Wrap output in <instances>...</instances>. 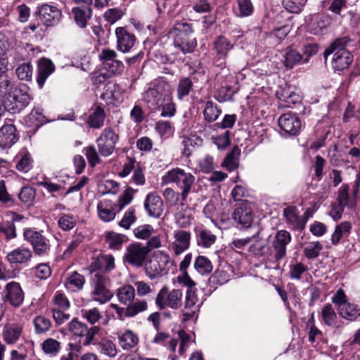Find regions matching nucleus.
<instances>
[{"mask_svg": "<svg viewBox=\"0 0 360 360\" xmlns=\"http://www.w3.org/2000/svg\"><path fill=\"white\" fill-rule=\"evenodd\" d=\"M77 217L69 214H63L58 219V226L65 231L72 229L77 224Z\"/></svg>", "mask_w": 360, "mask_h": 360, "instance_id": "nucleus-48", "label": "nucleus"}, {"mask_svg": "<svg viewBox=\"0 0 360 360\" xmlns=\"http://www.w3.org/2000/svg\"><path fill=\"white\" fill-rule=\"evenodd\" d=\"M213 46L217 60L220 61L219 65H224L227 53L233 49V44L224 36H219L214 41Z\"/></svg>", "mask_w": 360, "mask_h": 360, "instance_id": "nucleus-21", "label": "nucleus"}, {"mask_svg": "<svg viewBox=\"0 0 360 360\" xmlns=\"http://www.w3.org/2000/svg\"><path fill=\"white\" fill-rule=\"evenodd\" d=\"M41 348L45 354L55 357L60 350L61 343L54 338H49L41 344Z\"/></svg>", "mask_w": 360, "mask_h": 360, "instance_id": "nucleus-36", "label": "nucleus"}, {"mask_svg": "<svg viewBox=\"0 0 360 360\" xmlns=\"http://www.w3.org/2000/svg\"><path fill=\"white\" fill-rule=\"evenodd\" d=\"M117 53L114 50L104 49L101 51L99 58L103 62L105 68L112 74L123 72L124 66L122 61L116 59Z\"/></svg>", "mask_w": 360, "mask_h": 360, "instance_id": "nucleus-12", "label": "nucleus"}, {"mask_svg": "<svg viewBox=\"0 0 360 360\" xmlns=\"http://www.w3.org/2000/svg\"><path fill=\"white\" fill-rule=\"evenodd\" d=\"M97 210L99 218L105 222L112 221L116 215L112 202L108 200L100 201L97 205Z\"/></svg>", "mask_w": 360, "mask_h": 360, "instance_id": "nucleus-29", "label": "nucleus"}, {"mask_svg": "<svg viewBox=\"0 0 360 360\" xmlns=\"http://www.w3.org/2000/svg\"><path fill=\"white\" fill-rule=\"evenodd\" d=\"M66 283L75 287L77 290H81L85 283V278L82 275L74 271L68 277Z\"/></svg>", "mask_w": 360, "mask_h": 360, "instance_id": "nucleus-63", "label": "nucleus"}, {"mask_svg": "<svg viewBox=\"0 0 360 360\" xmlns=\"http://www.w3.org/2000/svg\"><path fill=\"white\" fill-rule=\"evenodd\" d=\"M352 226L349 221H342L336 226L334 233L331 236L333 245H337L343 237H347L351 233Z\"/></svg>", "mask_w": 360, "mask_h": 360, "instance_id": "nucleus-35", "label": "nucleus"}, {"mask_svg": "<svg viewBox=\"0 0 360 360\" xmlns=\"http://www.w3.org/2000/svg\"><path fill=\"white\" fill-rule=\"evenodd\" d=\"M34 15L37 16L41 23L46 27L56 25L63 16L60 9L48 4L39 6L34 12Z\"/></svg>", "mask_w": 360, "mask_h": 360, "instance_id": "nucleus-10", "label": "nucleus"}, {"mask_svg": "<svg viewBox=\"0 0 360 360\" xmlns=\"http://www.w3.org/2000/svg\"><path fill=\"white\" fill-rule=\"evenodd\" d=\"M116 296L120 303L128 305L134 301L135 297L134 288L131 285H124L117 289Z\"/></svg>", "mask_w": 360, "mask_h": 360, "instance_id": "nucleus-31", "label": "nucleus"}, {"mask_svg": "<svg viewBox=\"0 0 360 360\" xmlns=\"http://www.w3.org/2000/svg\"><path fill=\"white\" fill-rule=\"evenodd\" d=\"M323 247L320 242L313 241L307 244L304 248V255L307 259L316 258L322 250Z\"/></svg>", "mask_w": 360, "mask_h": 360, "instance_id": "nucleus-52", "label": "nucleus"}, {"mask_svg": "<svg viewBox=\"0 0 360 360\" xmlns=\"http://www.w3.org/2000/svg\"><path fill=\"white\" fill-rule=\"evenodd\" d=\"M283 57V64L285 67L291 69L302 60L303 56L292 48H287Z\"/></svg>", "mask_w": 360, "mask_h": 360, "instance_id": "nucleus-39", "label": "nucleus"}, {"mask_svg": "<svg viewBox=\"0 0 360 360\" xmlns=\"http://www.w3.org/2000/svg\"><path fill=\"white\" fill-rule=\"evenodd\" d=\"M136 221V211L133 207H130L125 212L123 217L119 222L120 226L129 229L131 226Z\"/></svg>", "mask_w": 360, "mask_h": 360, "instance_id": "nucleus-55", "label": "nucleus"}, {"mask_svg": "<svg viewBox=\"0 0 360 360\" xmlns=\"http://www.w3.org/2000/svg\"><path fill=\"white\" fill-rule=\"evenodd\" d=\"M232 217L236 222L244 228H249L253 221L252 211L250 206L241 203L235 207Z\"/></svg>", "mask_w": 360, "mask_h": 360, "instance_id": "nucleus-15", "label": "nucleus"}, {"mask_svg": "<svg viewBox=\"0 0 360 360\" xmlns=\"http://www.w3.org/2000/svg\"><path fill=\"white\" fill-rule=\"evenodd\" d=\"M15 225L10 221L0 224V233H3L7 240L15 238L17 236Z\"/></svg>", "mask_w": 360, "mask_h": 360, "instance_id": "nucleus-62", "label": "nucleus"}, {"mask_svg": "<svg viewBox=\"0 0 360 360\" xmlns=\"http://www.w3.org/2000/svg\"><path fill=\"white\" fill-rule=\"evenodd\" d=\"M119 139V134L113 129L111 127L105 128L96 140L100 155L108 157L112 154Z\"/></svg>", "mask_w": 360, "mask_h": 360, "instance_id": "nucleus-9", "label": "nucleus"}, {"mask_svg": "<svg viewBox=\"0 0 360 360\" xmlns=\"http://www.w3.org/2000/svg\"><path fill=\"white\" fill-rule=\"evenodd\" d=\"M332 65L336 70H343L349 67L353 60V56L349 51H342L339 53H332Z\"/></svg>", "mask_w": 360, "mask_h": 360, "instance_id": "nucleus-28", "label": "nucleus"}, {"mask_svg": "<svg viewBox=\"0 0 360 360\" xmlns=\"http://www.w3.org/2000/svg\"><path fill=\"white\" fill-rule=\"evenodd\" d=\"M338 312L342 318L353 321L360 316V308L357 305L347 302L340 307Z\"/></svg>", "mask_w": 360, "mask_h": 360, "instance_id": "nucleus-38", "label": "nucleus"}, {"mask_svg": "<svg viewBox=\"0 0 360 360\" xmlns=\"http://www.w3.org/2000/svg\"><path fill=\"white\" fill-rule=\"evenodd\" d=\"M169 93V85L165 82H160L155 87L148 89L144 93L143 99L151 110H157L162 105Z\"/></svg>", "mask_w": 360, "mask_h": 360, "instance_id": "nucleus-4", "label": "nucleus"}, {"mask_svg": "<svg viewBox=\"0 0 360 360\" xmlns=\"http://www.w3.org/2000/svg\"><path fill=\"white\" fill-rule=\"evenodd\" d=\"M336 202L343 206L345 208L347 207L352 210L354 207V204L351 201L349 194V186L343 184L338 192Z\"/></svg>", "mask_w": 360, "mask_h": 360, "instance_id": "nucleus-42", "label": "nucleus"}, {"mask_svg": "<svg viewBox=\"0 0 360 360\" xmlns=\"http://www.w3.org/2000/svg\"><path fill=\"white\" fill-rule=\"evenodd\" d=\"M22 333V328L18 324H8L4 326L3 337L8 344H14L19 339Z\"/></svg>", "mask_w": 360, "mask_h": 360, "instance_id": "nucleus-32", "label": "nucleus"}, {"mask_svg": "<svg viewBox=\"0 0 360 360\" xmlns=\"http://www.w3.org/2000/svg\"><path fill=\"white\" fill-rule=\"evenodd\" d=\"M5 292L6 300L9 302L12 306L18 307L23 302L24 292L19 283L14 281L7 283Z\"/></svg>", "mask_w": 360, "mask_h": 360, "instance_id": "nucleus-18", "label": "nucleus"}, {"mask_svg": "<svg viewBox=\"0 0 360 360\" xmlns=\"http://www.w3.org/2000/svg\"><path fill=\"white\" fill-rule=\"evenodd\" d=\"M81 314L82 318L91 325L96 324L102 318V314L100 310L96 307L91 309H83L81 310Z\"/></svg>", "mask_w": 360, "mask_h": 360, "instance_id": "nucleus-46", "label": "nucleus"}, {"mask_svg": "<svg viewBox=\"0 0 360 360\" xmlns=\"http://www.w3.org/2000/svg\"><path fill=\"white\" fill-rule=\"evenodd\" d=\"M8 99L13 105L12 109L20 110L25 108L29 104L30 97L25 89L18 87L11 92Z\"/></svg>", "mask_w": 360, "mask_h": 360, "instance_id": "nucleus-22", "label": "nucleus"}, {"mask_svg": "<svg viewBox=\"0 0 360 360\" xmlns=\"http://www.w3.org/2000/svg\"><path fill=\"white\" fill-rule=\"evenodd\" d=\"M291 240L292 237L288 231L280 230L276 232L272 241V248L275 252L274 258L276 262L280 261L286 255V248Z\"/></svg>", "mask_w": 360, "mask_h": 360, "instance_id": "nucleus-11", "label": "nucleus"}, {"mask_svg": "<svg viewBox=\"0 0 360 360\" xmlns=\"http://www.w3.org/2000/svg\"><path fill=\"white\" fill-rule=\"evenodd\" d=\"M18 198L26 206L32 205L36 198V190L30 186H24L21 188Z\"/></svg>", "mask_w": 360, "mask_h": 360, "instance_id": "nucleus-45", "label": "nucleus"}, {"mask_svg": "<svg viewBox=\"0 0 360 360\" xmlns=\"http://www.w3.org/2000/svg\"><path fill=\"white\" fill-rule=\"evenodd\" d=\"M97 345L98 350L101 354H103L110 357H114L117 355V347L112 340L103 338L97 343Z\"/></svg>", "mask_w": 360, "mask_h": 360, "instance_id": "nucleus-43", "label": "nucleus"}, {"mask_svg": "<svg viewBox=\"0 0 360 360\" xmlns=\"http://www.w3.org/2000/svg\"><path fill=\"white\" fill-rule=\"evenodd\" d=\"M328 25L326 18L319 14H314L308 20V30L313 34H319Z\"/></svg>", "mask_w": 360, "mask_h": 360, "instance_id": "nucleus-30", "label": "nucleus"}, {"mask_svg": "<svg viewBox=\"0 0 360 360\" xmlns=\"http://www.w3.org/2000/svg\"><path fill=\"white\" fill-rule=\"evenodd\" d=\"M221 110L218 108L216 103L209 101L206 102L203 111L204 119L207 122H213L218 119Z\"/></svg>", "mask_w": 360, "mask_h": 360, "instance_id": "nucleus-41", "label": "nucleus"}, {"mask_svg": "<svg viewBox=\"0 0 360 360\" xmlns=\"http://www.w3.org/2000/svg\"><path fill=\"white\" fill-rule=\"evenodd\" d=\"M34 331L37 334H44L50 330L52 323L50 319L44 316H37L33 320Z\"/></svg>", "mask_w": 360, "mask_h": 360, "instance_id": "nucleus-44", "label": "nucleus"}, {"mask_svg": "<svg viewBox=\"0 0 360 360\" xmlns=\"http://www.w3.org/2000/svg\"><path fill=\"white\" fill-rule=\"evenodd\" d=\"M126 236L115 231H108L105 233V240L110 250H118L126 242Z\"/></svg>", "mask_w": 360, "mask_h": 360, "instance_id": "nucleus-34", "label": "nucleus"}, {"mask_svg": "<svg viewBox=\"0 0 360 360\" xmlns=\"http://www.w3.org/2000/svg\"><path fill=\"white\" fill-rule=\"evenodd\" d=\"M306 0H283V6L290 13H299Z\"/></svg>", "mask_w": 360, "mask_h": 360, "instance_id": "nucleus-58", "label": "nucleus"}, {"mask_svg": "<svg viewBox=\"0 0 360 360\" xmlns=\"http://www.w3.org/2000/svg\"><path fill=\"white\" fill-rule=\"evenodd\" d=\"M183 294L179 289L171 291L167 286H163L158 292L155 298V304L160 310L165 308L178 309L182 305Z\"/></svg>", "mask_w": 360, "mask_h": 360, "instance_id": "nucleus-5", "label": "nucleus"}, {"mask_svg": "<svg viewBox=\"0 0 360 360\" xmlns=\"http://www.w3.org/2000/svg\"><path fill=\"white\" fill-rule=\"evenodd\" d=\"M148 309V303L146 300H137L134 303H131L127 306V314L129 317H134L138 314L146 311Z\"/></svg>", "mask_w": 360, "mask_h": 360, "instance_id": "nucleus-54", "label": "nucleus"}, {"mask_svg": "<svg viewBox=\"0 0 360 360\" xmlns=\"http://www.w3.org/2000/svg\"><path fill=\"white\" fill-rule=\"evenodd\" d=\"M174 269V261L164 251L155 252L145 264V274L151 280L160 278Z\"/></svg>", "mask_w": 360, "mask_h": 360, "instance_id": "nucleus-2", "label": "nucleus"}, {"mask_svg": "<svg viewBox=\"0 0 360 360\" xmlns=\"http://www.w3.org/2000/svg\"><path fill=\"white\" fill-rule=\"evenodd\" d=\"M283 216L286 221L292 225L295 229L302 230L305 227L306 221L299 217V212L296 207L288 206L283 210Z\"/></svg>", "mask_w": 360, "mask_h": 360, "instance_id": "nucleus-26", "label": "nucleus"}, {"mask_svg": "<svg viewBox=\"0 0 360 360\" xmlns=\"http://www.w3.org/2000/svg\"><path fill=\"white\" fill-rule=\"evenodd\" d=\"M55 71L53 62L46 58H41L38 62L37 82L40 89L44 86L46 79Z\"/></svg>", "mask_w": 360, "mask_h": 360, "instance_id": "nucleus-19", "label": "nucleus"}, {"mask_svg": "<svg viewBox=\"0 0 360 360\" xmlns=\"http://www.w3.org/2000/svg\"><path fill=\"white\" fill-rule=\"evenodd\" d=\"M110 283L108 276L96 274L93 281L94 289L91 292V300L100 304L109 302L113 297V292L108 288Z\"/></svg>", "mask_w": 360, "mask_h": 360, "instance_id": "nucleus-7", "label": "nucleus"}, {"mask_svg": "<svg viewBox=\"0 0 360 360\" xmlns=\"http://www.w3.org/2000/svg\"><path fill=\"white\" fill-rule=\"evenodd\" d=\"M54 307L57 309L66 311L70 308V304L66 296L57 292L53 298Z\"/></svg>", "mask_w": 360, "mask_h": 360, "instance_id": "nucleus-64", "label": "nucleus"}, {"mask_svg": "<svg viewBox=\"0 0 360 360\" xmlns=\"http://www.w3.org/2000/svg\"><path fill=\"white\" fill-rule=\"evenodd\" d=\"M144 208L150 217L158 218L163 212V202L159 195L150 193L146 197Z\"/></svg>", "mask_w": 360, "mask_h": 360, "instance_id": "nucleus-16", "label": "nucleus"}, {"mask_svg": "<svg viewBox=\"0 0 360 360\" xmlns=\"http://www.w3.org/2000/svg\"><path fill=\"white\" fill-rule=\"evenodd\" d=\"M133 232L136 238L147 240L154 233L155 229L153 226L150 224H143L136 227Z\"/></svg>", "mask_w": 360, "mask_h": 360, "instance_id": "nucleus-50", "label": "nucleus"}, {"mask_svg": "<svg viewBox=\"0 0 360 360\" xmlns=\"http://www.w3.org/2000/svg\"><path fill=\"white\" fill-rule=\"evenodd\" d=\"M148 254V250L143 244L135 242L127 247L123 260L129 265L140 268L146 264Z\"/></svg>", "mask_w": 360, "mask_h": 360, "instance_id": "nucleus-8", "label": "nucleus"}, {"mask_svg": "<svg viewBox=\"0 0 360 360\" xmlns=\"http://www.w3.org/2000/svg\"><path fill=\"white\" fill-rule=\"evenodd\" d=\"M124 14V12L122 9L113 8L108 9L105 12L103 17L108 22L112 25L119 20Z\"/></svg>", "mask_w": 360, "mask_h": 360, "instance_id": "nucleus-59", "label": "nucleus"}, {"mask_svg": "<svg viewBox=\"0 0 360 360\" xmlns=\"http://www.w3.org/2000/svg\"><path fill=\"white\" fill-rule=\"evenodd\" d=\"M184 202L181 203V210L175 213V220L176 224L181 227H186L191 223L190 216L186 213V207H185Z\"/></svg>", "mask_w": 360, "mask_h": 360, "instance_id": "nucleus-57", "label": "nucleus"}, {"mask_svg": "<svg viewBox=\"0 0 360 360\" xmlns=\"http://www.w3.org/2000/svg\"><path fill=\"white\" fill-rule=\"evenodd\" d=\"M240 155V149L238 146H234L231 152L226 156L221 166L229 172L235 170L238 167Z\"/></svg>", "mask_w": 360, "mask_h": 360, "instance_id": "nucleus-33", "label": "nucleus"}, {"mask_svg": "<svg viewBox=\"0 0 360 360\" xmlns=\"http://www.w3.org/2000/svg\"><path fill=\"white\" fill-rule=\"evenodd\" d=\"M322 317L327 326H331L334 324L337 316L331 304H328L323 308Z\"/></svg>", "mask_w": 360, "mask_h": 360, "instance_id": "nucleus-60", "label": "nucleus"}, {"mask_svg": "<svg viewBox=\"0 0 360 360\" xmlns=\"http://www.w3.org/2000/svg\"><path fill=\"white\" fill-rule=\"evenodd\" d=\"M18 86L15 85V83L11 79L5 77L0 79V93L4 95L10 96L11 92Z\"/></svg>", "mask_w": 360, "mask_h": 360, "instance_id": "nucleus-61", "label": "nucleus"}, {"mask_svg": "<svg viewBox=\"0 0 360 360\" xmlns=\"http://www.w3.org/2000/svg\"><path fill=\"white\" fill-rule=\"evenodd\" d=\"M193 83L188 77L181 79L177 86V97L179 100H182L185 96H188L192 89Z\"/></svg>", "mask_w": 360, "mask_h": 360, "instance_id": "nucleus-51", "label": "nucleus"}, {"mask_svg": "<svg viewBox=\"0 0 360 360\" xmlns=\"http://www.w3.org/2000/svg\"><path fill=\"white\" fill-rule=\"evenodd\" d=\"M72 15L77 25L83 29L91 18L92 9L87 6H77L72 8Z\"/></svg>", "mask_w": 360, "mask_h": 360, "instance_id": "nucleus-23", "label": "nucleus"}, {"mask_svg": "<svg viewBox=\"0 0 360 360\" xmlns=\"http://www.w3.org/2000/svg\"><path fill=\"white\" fill-rule=\"evenodd\" d=\"M198 244L205 248L211 246L216 240L215 235L212 234L211 231L203 229L199 231L197 236Z\"/></svg>", "mask_w": 360, "mask_h": 360, "instance_id": "nucleus-47", "label": "nucleus"}, {"mask_svg": "<svg viewBox=\"0 0 360 360\" xmlns=\"http://www.w3.org/2000/svg\"><path fill=\"white\" fill-rule=\"evenodd\" d=\"M278 122L281 129L290 135H297L301 130L300 119L291 112L282 115Z\"/></svg>", "mask_w": 360, "mask_h": 360, "instance_id": "nucleus-13", "label": "nucleus"}, {"mask_svg": "<svg viewBox=\"0 0 360 360\" xmlns=\"http://www.w3.org/2000/svg\"><path fill=\"white\" fill-rule=\"evenodd\" d=\"M105 113L101 107H97L87 120V123L91 128L99 129L104 123Z\"/></svg>", "mask_w": 360, "mask_h": 360, "instance_id": "nucleus-40", "label": "nucleus"}, {"mask_svg": "<svg viewBox=\"0 0 360 360\" xmlns=\"http://www.w3.org/2000/svg\"><path fill=\"white\" fill-rule=\"evenodd\" d=\"M23 236L25 240L32 247L35 255L44 256L50 252L51 245L49 239L43 234V231L27 228L25 229Z\"/></svg>", "mask_w": 360, "mask_h": 360, "instance_id": "nucleus-6", "label": "nucleus"}, {"mask_svg": "<svg viewBox=\"0 0 360 360\" xmlns=\"http://www.w3.org/2000/svg\"><path fill=\"white\" fill-rule=\"evenodd\" d=\"M192 33V27L186 22L175 23L169 32L171 37L174 39V47L184 54L192 53L197 45Z\"/></svg>", "mask_w": 360, "mask_h": 360, "instance_id": "nucleus-1", "label": "nucleus"}, {"mask_svg": "<svg viewBox=\"0 0 360 360\" xmlns=\"http://www.w3.org/2000/svg\"><path fill=\"white\" fill-rule=\"evenodd\" d=\"M32 257V253L29 248H19L7 255L8 262L11 264H22L28 262Z\"/></svg>", "mask_w": 360, "mask_h": 360, "instance_id": "nucleus-27", "label": "nucleus"}, {"mask_svg": "<svg viewBox=\"0 0 360 360\" xmlns=\"http://www.w3.org/2000/svg\"><path fill=\"white\" fill-rule=\"evenodd\" d=\"M68 330L74 335L83 337L86 333V325L78 320L77 318H74L68 323Z\"/></svg>", "mask_w": 360, "mask_h": 360, "instance_id": "nucleus-49", "label": "nucleus"}, {"mask_svg": "<svg viewBox=\"0 0 360 360\" xmlns=\"http://www.w3.org/2000/svg\"><path fill=\"white\" fill-rule=\"evenodd\" d=\"M117 338L120 347L127 351L134 348L139 342L138 335L131 330H126L118 333Z\"/></svg>", "mask_w": 360, "mask_h": 360, "instance_id": "nucleus-25", "label": "nucleus"}, {"mask_svg": "<svg viewBox=\"0 0 360 360\" xmlns=\"http://www.w3.org/2000/svg\"><path fill=\"white\" fill-rule=\"evenodd\" d=\"M18 139L16 128L13 124H4L0 128V147L10 148Z\"/></svg>", "mask_w": 360, "mask_h": 360, "instance_id": "nucleus-20", "label": "nucleus"}, {"mask_svg": "<svg viewBox=\"0 0 360 360\" xmlns=\"http://www.w3.org/2000/svg\"><path fill=\"white\" fill-rule=\"evenodd\" d=\"M195 177L190 172L176 167L167 171L162 177V185L175 184L181 190V201L184 202L191 191Z\"/></svg>", "mask_w": 360, "mask_h": 360, "instance_id": "nucleus-3", "label": "nucleus"}, {"mask_svg": "<svg viewBox=\"0 0 360 360\" xmlns=\"http://www.w3.org/2000/svg\"><path fill=\"white\" fill-rule=\"evenodd\" d=\"M352 42V39L349 36H344L335 39L330 45L326 48L323 52L325 61L332 53H339L342 51H349L347 48Z\"/></svg>", "mask_w": 360, "mask_h": 360, "instance_id": "nucleus-24", "label": "nucleus"}, {"mask_svg": "<svg viewBox=\"0 0 360 360\" xmlns=\"http://www.w3.org/2000/svg\"><path fill=\"white\" fill-rule=\"evenodd\" d=\"M15 73L19 79L30 81L32 76V66L30 63H22L16 68Z\"/></svg>", "mask_w": 360, "mask_h": 360, "instance_id": "nucleus-53", "label": "nucleus"}, {"mask_svg": "<svg viewBox=\"0 0 360 360\" xmlns=\"http://www.w3.org/2000/svg\"><path fill=\"white\" fill-rule=\"evenodd\" d=\"M194 268L200 275L210 274L213 269L211 261L205 256H198L194 262Z\"/></svg>", "mask_w": 360, "mask_h": 360, "instance_id": "nucleus-37", "label": "nucleus"}, {"mask_svg": "<svg viewBox=\"0 0 360 360\" xmlns=\"http://www.w3.org/2000/svg\"><path fill=\"white\" fill-rule=\"evenodd\" d=\"M174 241L172 243V250L176 255H179L188 249L191 242V233L184 230L174 231Z\"/></svg>", "mask_w": 360, "mask_h": 360, "instance_id": "nucleus-17", "label": "nucleus"}, {"mask_svg": "<svg viewBox=\"0 0 360 360\" xmlns=\"http://www.w3.org/2000/svg\"><path fill=\"white\" fill-rule=\"evenodd\" d=\"M82 241L83 236L81 234L73 235L71 241L68 243L67 248L63 253V257L65 259L70 257Z\"/></svg>", "mask_w": 360, "mask_h": 360, "instance_id": "nucleus-56", "label": "nucleus"}, {"mask_svg": "<svg viewBox=\"0 0 360 360\" xmlns=\"http://www.w3.org/2000/svg\"><path fill=\"white\" fill-rule=\"evenodd\" d=\"M115 35L117 38V48L122 53L129 52L134 46L136 37L132 33L129 32L125 27H117Z\"/></svg>", "mask_w": 360, "mask_h": 360, "instance_id": "nucleus-14", "label": "nucleus"}]
</instances>
